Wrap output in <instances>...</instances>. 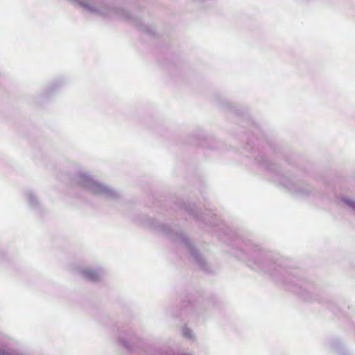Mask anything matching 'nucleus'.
Masks as SVG:
<instances>
[{
	"mask_svg": "<svg viewBox=\"0 0 355 355\" xmlns=\"http://www.w3.org/2000/svg\"><path fill=\"white\" fill-rule=\"evenodd\" d=\"M343 201L350 207L355 209V202L351 199H344Z\"/></svg>",
	"mask_w": 355,
	"mask_h": 355,
	"instance_id": "2",
	"label": "nucleus"
},
{
	"mask_svg": "<svg viewBox=\"0 0 355 355\" xmlns=\"http://www.w3.org/2000/svg\"><path fill=\"white\" fill-rule=\"evenodd\" d=\"M83 277L89 281H96L100 277V274L94 269L87 268L82 271Z\"/></svg>",
	"mask_w": 355,
	"mask_h": 355,
	"instance_id": "1",
	"label": "nucleus"
}]
</instances>
